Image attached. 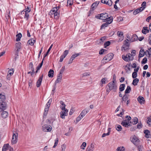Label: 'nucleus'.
Listing matches in <instances>:
<instances>
[{"instance_id":"obj_1","label":"nucleus","mask_w":151,"mask_h":151,"mask_svg":"<svg viewBox=\"0 0 151 151\" xmlns=\"http://www.w3.org/2000/svg\"><path fill=\"white\" fill-rule=\"evenodd\" d=\"M108 86L109 88L106 90L107 92H109L111 90H113L114 91H116L117 89V85L115 80H113L112 82L109 83Z\"/></svg>"},{"instance_id":"obj_2","label":"nucleus","mask_w":151,"mask_h":151,"mask_svg":"<svg viewBox=\"0 0 151 151\" xmlns=\"http://www.w3.org/2000/svg\"><path fill=\"white\" fill-rule=\"evenodd\" d=\"M126 118H127V119L123 120L121 123L122 124L126 127H128L131 125L132 122L131 121V117L128 116H127Z\"/></svg>"},{"instance_id":"obj_3","label":"nucleus","mask_w":151,"mask_h":151,"mask_svg":"<svg viewBox=\"0 0 151 151\" xmlns=\"http://www.w3.org/2000/svg\"><path fill=\"white\" fill-rule=\"evenodd\" d=\"M122 58L126 61H129L132 60L134 59L133 55L131 53H128L126 55H123Z\"/></svg>"},{"instance_id":"obj_4","label":"nucleus","mask_w":151,"mask_h":151,"mask_svg":"<svg viewBox=\"0 0 151 151\" xmlns=\"http://www.w3.org/2000/svg\"><path fill=\"white\" fill-rule=\"evenodd\" d=\"M18 133L15 131H13L11 140V144L12 145L15 144L17 143L18 141Z\"/></svg>"},{"instance_id":"obj_5","label":"nucleus","mask_w":151,"mask_h":151,"mask_svg":"<svg viewBox=\"0 0 151 151\" xmlns=\"http://www.w3.org/2000/svg\"><path fill=\"white\" fill-rule=\"evenodd\" d=\"M130 139L131 142L134 145L138 144L140 142L137 137L135 135L132 136L130 138Z\"/></svg>"},{"instance_id":"obj_6","label":"nucleus","mask_w":151,"mask_h":151,"mask_svg":"<svg viewBox=\"0 0 151 151\" xmlns=\"http://www.w3.org/2000/svg\"><path fill=\"white\" fill-rule=\"evenodd\" d=\"M129 42L124 40L123 42V45L121 48V50L123 52H124L126 50L129 49Z\"/></svg>"},{"instance_id":"obj_7","label":"nucleus","mask_w":151,"mask_h":151,"mask_svg":"<svg viewBox=\"0 0 151 151\" xmlns=\"http://www.w3.org/2000/svg\"><path fill=\"white\" fill-rule=\"evenodd\" d=\"M62 111L60 113V116L62 119L65 118V116H67L68 114V111L67 109L62 110Z\"/></svg>"},{"instance_id":"obj_8","label":"nucleus","mask_w":151,"mask_h":151,"mask_svg":"<svg viewBox=\"0 0 151 151\" xmlns=\"http://www.w3.org/2000/svg\"><path fill=\"white\" fill-rule=\"evenodd\" d=\"M52 127L50 125H45L42 126V130L45 132H50L52 130Z\"/></svg>"},{"instance_id":"obj_9","label":"nucleus","mask_w":151,"mask_h":151,"mask_svg":"<svg viewBox=\"0 0 151 151\" xmlns=\"http://www.w3.org/2000/svg\"><path fill=\"white\" fill-rule=\"evenodd\" d=\"M27 8L29 10H26V11L23 10L21 12V14H24V18H26L27 20L29 17V15L28 13L30 12L31 11V9L27 7Z\"/></svg>"},{"instance_id":"obj_10","label":"nucleus","mask_w":151,"mask_h":151,"mask_svg":"<svg viewBox=\"0 0 151 151\" xmlns=\"http://www.w3.org/2000/svg\"><path fill=\"white\" fill-rule=\"evenodd\" d=\"M113 55L112 53H109L106 55L104 58L106 62L111 60L113 58Z\"/></svg>"},{"instance_id":"obj_11","label":"nucleus","mask_w":151,"mask_h":151,"mask_svg":"<svg viewBox=\"0 0 151 151\" xmlns=\"http://www.w3.org/2000/svg\"><path fill=\"white\" fill-rule=\"evenodd\" d=\"M50 13L51 14H50L51 15L53 14V16L55 19H58L59 17V13L58 12H55L52 10L50 11Z\"/></svg>"},{"instance_id":"obj_12","label":"nucleus","mask_w":151,"mask_h":151,"mask_svg":"<svg viewBox=\"0 0 151 151\" xmlns=\"http://www.w3.org/2000/svg\"><path fill=\"white\" fill-rule=\"evenodd\" d=\"M6 98L5 95L3 93L0 94V104L4 103L6 104L4 101L5 100Z\"/></svg>"},{"instance_id":"obj_13","label":"nucleus","mask_w":151,"mask_h":151,"mask_svg":"<svg viewBox=\"0 0 151 151\" xmlns=\"http://www.w3.org/2000/svg\"><path fill=\"white\" fill-rule=\"evenodd\" d=\"M51 101L52 99L49 100L46 105V107L44 111L48 112Z\"/></svg>"},{"instance_id":"obj_14","label":"nucleus","mask_w":151,"mask_h":151,"mask_svg":"<svg viewBox=\"0 0 151 151\" xmlns=\"http://www.w3.org/2000/svg\"><path fill=\"white\" fill-rule=\"evenodd\" d=\"M137 100L141 104H143L145 102L144 98L142 96H139L137 98Z\"/></svg>"},{"instance_id":"obj_15","label":"nucleus","mask_w":151,"mask_h":151,"mask_svg":"<svg viewBox=\"0 0 151 151\" xmlns=\"http://www.w3.org/2000/svg\"><path fill=\"white\" fill-rule=\"evenodd\" d=\"M43 77V75H42L39 78L38 80L37 81L36 83V86L37 87H39L40 86L42 81Z\"/></svg>"},{"instance_id":"obj_16","label":"nucleus","mask_w":151,"mask_h":151,"mask_svg":"<svg viewBox=\"0 0 151 151\" xmlns=\"http://www.w3.org/2000/svg\"><path fill=\"white\" fill-rule=\"evenodd\" d=\"M101 19L105 20L107 17H108V14L106 13H104L100 14Z\"/></svg>"},{"instance_id":"obj_17","label":"nucleus","mask_w":151,"mask_h":151,"mask_svg":"<svg viewBox=\"0 0 151 151\" xmlns=\"http://www.w3.org/2000/svg\"><path fill=\"white\" fill-rule=\"evenodd\" d=\"M106 37H102L100 40L96 41V43L98 45L102 44L103 42L106 39Z\"/></svg>"},{"instance_id":"obj_18","label":"nucleus","mask_w":151,"mask_h":151,"mask_svg":"<svg viewBox=\"0 0 151 151\" xmlns=\"http://www.w3.org/2000/svg\"><path fill=\"white\" fill-rule=\"evenodd\" d=\"M113 21V18L111 17H107L106 19L104 21V22L110 24Z\"/></svg>"},{"instance_id":"obj_19","label":"nucleus","mask_w":151,"mask_h":151,"mask_svg":"<svg viewBox=\"0 0 151 151\" xmlns=\"http://www.w3.org/2000/svg\"><path fill=\"white\" fill-rule=\"evenodd\" d=\"M6 104L4 103L0 104V111L5 110L6 108Z\"/></svg>"},{"instance_id":"obj_20","label":"nucleus","mask_w":151,"mask_h":151,"mask_svg":"<svg viewBox=\"0 0 151 151\" xmlns=\"http://www.w3.org/2000/svg\"><path fill=\"white\" fill-rule=\"evenodd\" d=\"M89 111L88 109H85L82 111L80 114L84 117L86 114L89 112Z\"/></svg>"},{"instance_id":"obj_21","label":"nucleus","mask_w":151,"mask_h":151,"mask_svg":"<svg viewBox=\"0 0 151 151\" xmlns=\"http://www.w3.org/2000/svg\"><path fill=\"white\" fill-rule=\"evenodd\" d=\"M138 39V37L136 35H132L130 40L131 42H133L137 40Z\"/></svg>"},{"instance_id":"obj_22","label":"nucleus","mask_w":151,"mask_h":151,"mask_svg":"<svg viewBox=\"0 0 151 151\" xmlns=\"http://www.w3.org/2000/svg\"><path fill=\"white\" fill-rule=\"evenodd\" d=\"M144 133L145 134V137L147 138H149L150 137V132L148 130H145L144 131Z\"/></svg>"},{"instance_id":"obj_23","label":"nucleus","mask_w":151,"mask_h":151,"mask_svg":"<svg viewBox=\"0 0 151 151\" xmlns=\"http://www.w3.org/2000/svg\"><path fill=\"white\" fill-rule=\"evenodd\" d=\"M99 3V1H96L95 2L92 4L91 6V8L92 9H93V10L95 9L96 8L97 6L98 5Z\"/></svg>"},{"instance_id":"obj_24","label":"nucleus","mask_w":151,"mask_h":151,"mask_svg":"<svg viewBox=\"0 0 151 151\" xmlns=\"http://www.w3.org/2000/svg\"><path fill=\"white\" fill-rule=\"evenodd\" d=\"M60 103L61 104L60 108L62 109V110H65L66 109L65 108V104L62 101H60Z\"/></svg>"},{"instance_id":"obj_25","label":"nucleus","mask_w":151,"mask_h":151,"mask_svg":"<svg viewBox=\"0 0 151 151\" xmlns=\"http://www.w3.org/2000/svg\"><path fill=\"white\" fill-rule=\"evenodd\" d=\"M62 78V75L59 74L57 77V78L55 81V83H59L61 81Z\"/></svg>"},{"instance_id":"obj_26","label":"nucleus","mask_w":151,"mask_h":151,"mask_svg":"<svg viewBox=\"0 0 151 151\" xmlns=\"http://www.w3.org/2000/svg\"><path fill=\"white\" fill-rule=\"evenodd\" d=\"M9 147V144H4L2 149V151H6Z\"/></svg>"},{"instance_id":"obj_27","label":"nucleus","mask_w":151,"mask_h":151,"mask_svg":"<svg viewBox=\"0 0 151 151\" xmlns=\"http://www.w3.org/2000/svg\"><path fill=\"white\" fill-rule=\"evenodd\" d=\"M54 74V71L50 69L48 73V76L49 77L52 78Z\"/></svg>"},{"instance_id":"obj_28","label":"nucleus","mask_w":151,"mask_h":151,"mask_svg":"<svg viewBox=\"0 0 151 151\" xmlns=\"http://www.w3.org/2000/svg\"><path fill=\"white\" fill-rule=\"evenodd\" d=\"M145 52L143 49H141L139 51V57H142L145 55Z\"/></svg>"},{"instance_id":"obj_29","label":"nucleus","mask_w":151,"mask_h":151,"mask_svg":"<svg viewBox=\"0 0 151 151\" xmlns=\"http://www.w3.org/2000/svg\"><path fill=\"white\" fill-rule=\"evenodd\" d=\"M8 115V114L7 111H4L2 112L1 114L2 117L4 118H6Z\"/></svg>"},{"instance_id":"obj_30","label":"nucleus","mask_w":151,"mask_h":151,"mask_svg":"<svg viewBox=\"0 0 151 151\" xmlns=\"http://www.w3.org/2000/svg\"><path fill=\"white\" fill-rule=\"evenodd\" d=\"M107 80V78H102L101 81L100 86L102 87L103 86V84H105L106 83V81Z\"/></svg>"},{"instance_id":"obj_31","label":"nucleus","mask_w":151,"mask_h":151,"mask_svg":"<svg viewBox=\"0 0 151 151\" xmlns=\"http://www.w3.org/2000/svg\"><path fill=\"white\" fill-rule=\"evenodd\" d=\"M35 42V40L31 39L28 41L27 43L31 45H32L34 44Z\"/></svg>"},{"instance_id":"obj_32","label":"nucleus","mask_w":151,"mask_h":151,"mask_svg":"<svg viewBox=\"0 0 151 151\" xmlns=\"http://www.w3.org/2000/svg\"><path fill=\"white\" fill-rule=\"evenodd\" d=\"M116 129L118 131H120L122 130V127L120 125L117 124L115 126Z\"/></svg>"},{"instance_id":"obj_33","label":"nucleus","mask_w":151,"mask_h":151,"mask_svg":"<svg viewBox=\"0 0 151 151\" xmlns=\"http://www.w3.org/2000/svg\"><path fill=\"white\" fill-rule=\"evenodd\" d=\"M22 37V34L19 33L16 35L17 39L16 41H19L20 40V39Z\"/></svg>"},{"instance_id":"obj_34","label":"nucleus","mask_w":151,"mask_h":151,"mask_svg":"<svg viewBox=\"0 0 151 151\" xmlns=\"http://www.w3.org/2000/svg\"><path fill=\"white\" fill-rule=\"evenodd\" d=\"M125 150L124 147L123 146L119 147L116 151H125Z\"/></svg>"},{"instance_id":"obj_35","label":"nucleus","mask_w":151,"mask_h":151,"mask_svg":"<svg viewBox=\"0 0 151 151\" xmlns=\"http://www.w3.org/2000/svg\"><path fill=\"white\" fill-rule=\"evenodd\" d=\"M94 147V145L92 144H91L90 146L89 147H88V151H92Z\"/></svg>"},{"instance_id":"obj_36","label":"nucleus","mask_w":151,"mask_h":151,"mask_svg":"<svg viewBox=\"0 0 151 151\" xmlns=\"http://www.w3.org/2000/svg\"><path fill=\"white\" fill-rule=\"evenodd\" d=\"M139 81V79L136 78L133 80L132 83L134 86H136L137 85V83Z\"/></svg>"},{"instance_id":"obj_37","label":"nucleus","mask_w":151,"mask_h":151,"mask_svg":"<svg viewBox=\"0 0 151 151\" xmlns=\"http://www.w3.org/2000/svg\"><path fill=\"white\" fill-rule=\"evenodd\" d=\"M125 85L124 84H121L119 86V91H123L124 89Z\"/></svg>"},{"instance_id":"obj_38","label":"nucleus","mask_w":151,"mask_h":151,"mask_svg":"<svg viewBox=\"0 0 151 151\" xmlns=\"http://www.w3.org/2000/svg\"><path fill=\"white\" fill-rule=\"evenodd\" d=\"M131 91V87L129 86H128L127 87V88L126 90L125 91V93H129Z\"/></svg>"},{"instance_id":"obj_39","label":"nucleus","mask_w":151,"mask_h":151,"mask_svg":"<svg viewBox=\"0 0 151 151\" xmlns=\"http://www.w3.org/2000/svg\"><path fill=\"white\" fill-rule=\"evenodd\" d=\"M84 117L80 114L76 118V122H78L80 121Z\"/></svg>"},{"instance_id":"obj_40","label":"nucleus","mask_w":151,"mask_h":151,"mask_svg":"<svg viewBox=\"0 0 151 151\" xmlns=\"http://www.w3.org/2000/svg\"><path fill=\"white\" fill-rule=\"evenodd\" d=\"M79 54L78 53H75L72 55L71 56V58L72 59L74 60L76 58L79 56Z\"/></svg>"},{"instance_id":"obj_41","label":"nucleus","mask_w":151,"mask_h":151,"mask_svg":"<svg viewBox=\"0 0 151 151\" xmlns=\"http://www.w3.org/2000/svg\"><path fill=\"white\" fill-rule=\"evenodd\" d=\"M147 123L149 126H151V116L148 117L147 118Z\"/></svg>"},{"instance_id":"obj_42","label":"nucleus","mask_w":151,"mask_h":151,"mask_svg":"<svg viewBox=\"0 0 151 151\" xmlns=\"http://www.w3.org/2000/svg\"><path fill=\"white\" fill-rule=\"evenodd\" d=\"M138 122V119L137 118H134L133 119V120L132 123L133 124H137Z\"/></svg>"},{"instance_id":"obj_43","label":"nucleus","mask_w":151,"mask_h":151,"mask_svg":"<svg viewBox=\"0 0 151 151\" xmlns=\"http://www.w3.org/2000/svg\"><path fill=\"white\" fill-rule=\"evenodd\" d=\"M52 46H53V45L52 44L51 45L50 47V48L48 49L47 52L46 53L45 55L44 56V58H45V57H46L48 55L49 53V52H50L51 49L52 48Z\"/></svg>"},{"instance_id":"obj_44","label":"nucleus","mask_w":151,"mask_h":151,"mask_svg":"<svg viewBox=\"0 0 151 151\" xmlns=\"http://www.w3.org/2000/svg\"><path fill=\"white\" fill-rule=\"evenodd\" d=\"M110 43V42L109 41H108L105 42L104 44V47L106 48L107 46L109 45Z\"/></svg>"},{"instance_id":"obj_45","label":"nucleus","mask_w":151,"mask_h":151,"mask_svg":"<svg viewBox=\"0 0 151 151\" xmlns=\"http://www.w3.org/2000/svg\"><path fill=\"white\" fill-rule=\"evenodd\" d=\"M149 30L147 29H143L142 30V32L144 34H146L147 33L149 32Z\"/></svg>"},{"instance_id":"obj_46","label":"nucleus","mask_w":151,"mask_h":151,"mask_svg":"<svg viewBox=\"0 0 151 151\" xmlns=\"http://www.w3.org/2000/svg\"><path fill=\"white\" fill-rule=\"evenodd\" d=\"M86 143L85 142H83L81 146V148L83 150H84L86 146Z\"/></svg>"},{"instance_id":"obj_47","label":"nucleus","mask_w":151,"mask_h":151,"mask_svg":"<svg viewBox=\"0 0 151 151\" xmlns=\"http://www.w3.org/2000/svg\"><path fill=\"white\" fill-rule=\"evenodd\" d=\"M141 12L139 9H136L133 12V14H134L136 15L137 14L139 13L140 12Z\"/></svg>"},{"instance_id":"obj_48","label":"nucleus","mask_w":151,"mask_h":151,"mask_svg":"<svg viewBox=\"0 0 151 151\" xmlns=\"http://www.w3.org/2000/svg\"><path fill=\"white\" fill-rule=\"evenodd\" d=\"M68 53V51L67 50H65L63 53V55L62 56L63 57H64V58H65L66 56L67 55V54Z\"/></svg>"},{"instance_id":"obj_49","label":"nucleus","mask_w":151,"mask_h":151,"mask_svg":"<svg viewBox=\"0 0 151 151\" xmlns=\"http://www.w3.org/2000/svg\"><path fill=\"white\" fill-rule=\"evenodd\" d=\"M73 0H68L67 2V4H69V5H72L73 4Z\"/></svg>"},{"instance_id":"obj_50","label":"nucleus","mask_w":151,"mask_h":151,"mask_svg":"<svg viewBox=\"0 0 151 151\" xmlns=\"http://www.w3.org/2000/svg\"><path fill=\"white\" fill-rule=\"evenodd\" d=\"M14 73V70L13 69H11L9 70L8 71V74L10 75V76L12 75Z\"/></svg>"},{"instance_id":"obj_51","label":"nucleus","mask_w":151,"mask_h":151,"mask_svg":"<svg viewBox=\"0 0 151 151\" xmlns=\"http://www.w3.org/2000/svg\"><path fill=\"white\" fill-rule=\"evenodd\" d=\"M58 142V138H56V139L55 140V142L54 144V145L53 147L55 148L56 147V146L57 145Z\"/></svg>"},{"instance_id":"obj_52","label":"nucleus","mask_w":151,"mask_h":151,"mask_svg":"<svg viewBox=\"0 0 151 151\" xmlns=\"http://www.w3.org/2000/svg\"><path fill=\"white\" fill-rule=\"evenodd\" d=\"M43 60L44 59H43L41 63L40 64V65L39 66H37V70H39L40 68L42 67L43 64Z\"/></svg>"},{"instance_id":"obj_53","label":"nucleus","mask_w":151,"mask_h":151,"mask_svg":"<svg viewBox=\"0 0 151 151\" xmlns=\"http://www.w3.org/2000/svg\"><path fill=\"white\" fill-rule=\"evenodd\" d=\"M138 149L139 151H142L143 150V147L142 145H139L138 147Z\"/></svg>"},{"instance_id":"obj_54","label":"nucleus","mask_w":151,"mask_h":151,"mask_svg":"<svg viewBox=\"0 0 151 151\" xmlns=\"http://www.w3.org/2000/svg\"><path fill=\"white\" fill-rule=\"evenodd\" d=\"M66 148V145L65 144H63L61 146V151H65Z\"/></svg>"},{"instance_id":"obj_55","label":"nucleus","mask_w":151,"mask_h":151,"mask_svg":"<svg viewBox=\"0 0 151 151\" xmlns=\"http://www.w3.org/2000/svg\"><path fill=\"white\" fill-rule=\"evenodd\" d=\"M109 1V3H111V0H101V2L104 4H106L107 1Z\"/></svg>"},{"instance_id":"obj_56","label":"nucleus","mask_w":151,"mask_h":151,"mask_svg":"<svg viewBox=\"0 0 151 151\" xmlns=\"http://www.w3.org/2000/svg\"><path fill=\"white\" fill-rule=\"evenodd\" d=\"M117 35L119 37H122L123 35V33L121 31H118L117 32Z\"/></svg>"},{"instance_id":"obj_57","label":"nucleus","mask_w":151,"mask_h":151,"mask_svg":"<svg viewBox=\"0 0 151 151\" xmlns=\"http://www.w3.org/2000/svg\"><path fill=\"white\" fill-rule=\"evenodd\" d=\"M147 61V58H143V59L142 60V64H145L146 63Z\"/></svg>"},{"instance_id":"obj_58","label":"nucleus","mask_w":151,"mask_h":151,"mask_svg":"<svg viewBox=\"0 0 151 151\" xmlns=\"http://www.w3.org/2000/svg\"><path fill=\"white\" fill-rule=\"evenodd\" d=\"M65 70V67L63 66V67L61 69V70H60V74H61L62 75V74L63 73V72L64 70Z\"/></svg>"},{"instance_id":"obj_59","label":"nucleus","mask_w":151,"mask_h":151,"mask_svg":"<svg viewBox=\"0 0 151 151\" xmlns=\"http://www.w3.org/2000/svg\"><path fill=\"white\" fill-rule=\"evenodd\" d=\"M145 53H148V54L149 55H151V48H150L148 50L146 51L145 52Z\"/></svg>"},{"instance_id":"obj_60","label":"nucleus","mask_w":151,"mask_h":151,"mask_svg":"<svg viewBox=\"0 0 151 151\" xmlns=\"http://www.w3.org/2000/svg\"><path fill=\"white\" fill-rule=\"evenodd\" d=\"M127 97L126 96L124 95L122 98V102H123V101L125 102L127 99Z\"/></svg>"},{"instance_id":"obj_61","label":"nucleus","mask_w":151,"mask_h":151,"mask_svg":"<svg viewBox=\"0 0 151 151\" xmlns=\"http://www.w3.org/2000/svg\"><path fill=\"white\" fill-rule=\"evenodd\" d=\"M108 24H109L107 23H106L104 24H103L101 25V28H102L103 27H107Z\"/></svg>"},{"instance_id":"obj_62","label":"nucleus","mask_w":151,"mask_h":151,"mask_svg":"<svg viewBox=\"0 0 151 151\" xmlns=\"http://www.w3.org/2000/svg\"><path fill=\"white\" fill-rule=\"evenodd\" d=\"M137 73L136 72H133L132 74V77L133 78H135L137 77Z\"/></svg>"},{"instance_id":"obj_63","label":"nucleus","mask_w":151,"mask_h":151,"mask_svg":"<svg viewBox=\"0 0 151 151\" xmlns=\"http://www.w3.org/2000/svg\"><path fill=\"white\" fill-rule=\"evenodd\" d=\"M123 20V18L122 17H119L117 18L116 21L117 22H119L121 21H122Z\"/></svg>"},{"instance_id":"obj_64","label":"nucleus","mask_w":151,"mask_h":151,"mask_svg":"<svg viewBox=\"0 0 151 151\" xmlns=\"http://www.w3.org/2000/svg\"><path fill=\"white\" fill-rule=\"evenodd\" d=\"M136 51L135 50H132L131 51V53H132L131 54L133 55V56L136 55Z\"/></svg>"}]
</instances>
